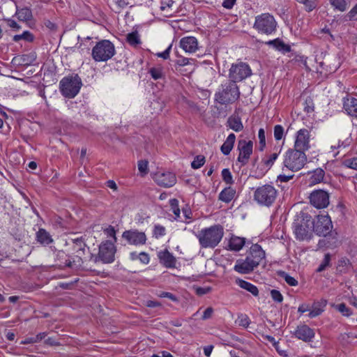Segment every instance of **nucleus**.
<instances>
[{"mask_svg":"<svg viewBox=\"0 0 357 357\" xmlns=\"http://www.w3.org/2000/svg\"><path fill=\"white\" fill-rule=\"evenodd\" d=\"M202 248H214L221 241L224 236V228L220 225H213L202 229L196 234Z\"/></svg>","mask_w":357,"mask_h":357,"instance_id":"f257e3e1","label":"nucleus"},{"mask_svg":"<svg viewBox=\"0 0 357 357\" xmlns=\"http://www.w3.org/2000/svg\"><path fill=\"white\" fill-rule=\"evenodd\" d=\"M215 100L221 105L232 104L240 97L239 89L234 82L229 80L221 85V89L215 95Z\"/></svg>","mask_w":357,"mask_h":357,"instance_id":"f03ea898","label":"nucleus"},{"mask_svg":"<svg viewBox=\"0 0 357 357\" xmlns=\"http://www.w3.org/2000/svg\"><path fill=\"white\" fill-rule=\"evenodd\" d=\"M306 162L307 156L304 152L289 149L284 156L283 165L292 172H297L304 167Z\"/></svg>","mask_w":357,"mask_h":357,"instance_id":"7ed1b4c3","label":"nucleus"},{"mask_svg":"<svg viewBox=\"0 0 357 357\" xmlns=\"http://www.w3.org/2000/svg\"><path fill=\"white\" fill-rule=\"evenodd\" d=\"M115 54V47L108 40H102L93 47L92 57L96 61H106Z\"/></svg>","mask_w":357,"mask_h":357,"instance_id":"20e7f679","label":"nucleus"},{"mask_svg":"<svg viewBox=\"0 0 357 357\" xmlns=\"http://www.w3.org/2000/svg\"><path fill=\"white\" fill-rule=\"evenodd\" d=\"M116 252V248L114 242L107 240L100 244L98 255H92L91 259L95 263L101 261L103 264H110L115 259Z\"/></svg>","mask_w":357,"mask_h":357,"instance_id":"39448f33","label":"nucleus"},{"mask_svg":"<svg viewBox=\"0 0 357 357\" xmlns=\"http://www.w3.org/2000/svg\"><path fill=\"white\" fill-rule=\"evenodd\" d=\"M82 86L80 77L75 75L63 77L60 81V90L66 98H74L79 91Z\"/></svg>","mask_w":357,"mask_h":357,"instance_id":"423d86ee","label":"nucleus"},{"mask_svg":"<svg viewBox=\"0 0 357 357\" xmlns=\"http://www.w3.org/2000/svg\"><path fill=\"white\" fill-rule=\"evenodd\" d=\"M277 190L271 185L266 184L256 189L254 193L255 200L260 205L270 206L275 202Z\"/></svg>","mask_w":357,"mask_h":357,"instance_id":"0eeeda50","label":"nucleus"},{"mask_svg":"<svg viewBox=\"0 0 357 357\" xmlns=\"http://www.w3.org/2000/svg\"><path fill=\"white\" fill-rule=\"evenodd\" d=\"M277 22L273 15L263 13L255 17L253 28L259 33L266 35L271 34L276 30Z\"/></svg>","mask_w":357,"mask_h":357,"instance_id":"6e6552de","label":"nucleus"},{"mask_svg":"<svg viewBox=\"0 0 357 357\" xmlns=\"http://www.w3.org/2000/svg\"><path fill=\"white\" fill-rule=\"evenodd\" d=\"M252 75L250 66L244 62L233 63L229 69V77L231 82H241Z\"/></svg>","mask_w":357,"mask_h":357,"instance_id":"1a4fd4ad","label":"nucleus"},{"mask_svg":"<svg viewBox=\"0 0 357 357\" xmlns=\"http://www.w3.org/2000/svg\"><path fill=\"white\" fill-rule=\"evenodd\" d=\"M237 150L239 152L237 161L239 162L242 166L247 165L253 151L252 141H247L245 139L238 140Z\"/></svg>","mask_w":357,"mask_h":357,"instance_id":"9d476101","label":"nucleus"},{"mask_svg":"<svg viewBox=\"0 0 357 357\" xmlns=\"http://www.w3.org/2000/svg\"><path fill=\"white\" fill-rule=\"evenodd\" d=\"M309 199L310 204L317 208H325L329 204V194L323 190L312 191Z\"/></svg>","mask_w":357,"mask_h":357,"instance_id":"9b49d317","label":"nucleus"},{"mask_svg":"<svg viewBox=\"0 0 357 357\" xmlns=\"http://www.w3.org/2000/svg\"><path fill=\"white\" fill-rule=\"evenodd\" d=\"M291 334L294 337L304 342H312L315 336L314 329L304 324L298 325Z\"/></svg>","mask_w":357,"mask_h":357,"instance_id":"f8f14e48","label":"nucleus"},{"mask_svg":"<svg viewBox=\"0 0 357 357\" xmlns=\"http://www.w3.org/2000/svg\"><path fill=\"white\" fill-rule=\"evenodd\" d=\"M310 132L305 128L300 129L296 135L294 148L296 150L305 152L310 148Z\"/></svg>","mask_w":357,"mask_h":357,"instance_id":"ddd939ff","label":"nucleus"},{"mask_svg":"<svg viewBox=\"0 0 357 357\" xmlns=\"http://www.w3.org/2000/svg\"><path fill=\"white\" fill-rule=\"evenodd\" d=\"M154 181L160 186L169 188L176 183V176L170 172H157L153 176Z\"/></svg>","mask_w":357,"mask_h":357,"instance_id":"4468645a","label":"nucleus"},{"mask_svg":"<svg viewBox=\"0 0 357 357\" xmlns=\"http://www.w3.org/2000/svg\"><path fill=\"white\" fill-rule=\"evenodd\" d=\"M122 238L126 240L129 244L135 245H144L146 241L145 234L136 229L125 231L122 234Z\"/></svg>","mask_w":357,"mask_h":357,"instance_id":"2eb2a0df","label":"nucleus"},{"mask_svg":"<svg viewBox=\"0 0 357 357\" xmlns=\"http://www.w3.org/2000/svg\"><path fill=\"white\" fill-rule=\"evenodd\" d=\"M294 232L297 240H309L312 236L313 226L310 227V225H295Z\"/></svg>","mask_w":357,"mask_h":357,"instance_id":"dca6fc26","label":"nucleus"},{"mask_svg":"<svg viewBox=\"0 0 357 357\" xmlns=\"http://www.w3.org/2000/svg\"><path fill=\"white\" fill-rule=\"evenodd\" d=\"M257 266L255 261H252L250 258L246 257L244 260L238 259L234 269L239 273L248 274L251 273Z\"/></svg>","mask_w":357,"mask_h":357,"instance_id":"f3484780","label":"nucleus"},{"mask_svg":"<svg viewBox=\"0 0 357 357\" xmlns=\"http://www.w3.org/2000/svg\"><path fill=\"white\" fill-rule=\"evenodd\" d=\"M180 47L185 52L193 53L198 49V42L196 38L192 36L183 37L180 40Z\"/></svg>","mask_w":357,"mask_h":357,"instance_id":"a211bd4d","label":"nucleus"},{"mask_svg":"<svg viewBox=\"0 0 357 357\" xmlns=\"http://www.w3.org/2000/svg\"><path fill=\"white\" fill-rule=\"evenodd\" d=\"M252 261H255L256 266H258L261 261L265 258V252L258 244H254L250 247V254L247 256Z\"/></svg>","mask_w":357,"mask_h":357,"instance_id":"6ab92c4d","label":"nucleus"},{"mask_svg":"<svg viewBox=\"0 0 357 357\" xmlns=\"http://www.w3.org/2000/svg\"><path fill=\"white\" fill-rule=\"evenodd\" d=\"M327 301L326 299H321L317 301H314L312 305V310H310L308 317L310 318H314L319 316L324 311L326 306Z\"/></svg>","mask_w":357,"mask_h":357,"instance_id":"aec40b11","label":"nucleus"},{"mask_svg":"<svg viewBox=\"0 0 357 357\" xmlns=\"http://www.w3.org/2000/svg\"><path fill=\"white\" fill-rule=\"evenodd\" d=\"M158 257L160 262L167 268L173 267L176 264V258L167 250L159 252Z\"/></svg>","mask_w":357,"mask_h":357,"instance_id":"412c9836","label":"nucleus"},{"mask_svg":"<svg viewBox=\"0 0 357 357\" xmlns=\"http://www.w3.org/2000/svg\"><path fill=\"white\" fill-rule=\"evenodd\" d=\"M266 45L269 46H273L275 50L282 52V53H287L291 51L290 45L285 44L282 40L280 38H276L275 40H269L266 43Z\"/></svg>","mask_w":357,"mask_h":357,"instance_id":"4be33fe9","label":"nucleus"},{"mask_svg":"<svg viewBox=\"0 0 357 357\" xmlns=\"http://www.w3.org/2000/svg\"><path fill=\"white\" fill-rule=\"evenodd\" d=\"M344 108L349 115L357 117V98H348L344 102Z\"/></svg>","mask_w":357,"mask_h":357,"instance_id":"5701e85b","label":"nucleus"},{"mask_svg":"<svg viewBox=\"0 0 357 357\" xmlns=\"http://www.w3.org/2000/svg\"><path fill=\"white\" fill-rule=\"evenodd\" d=\"M313 231L318 236L333 235V225H312Z\"/></svg>","mask_w":357,"mask_h":357,"instance_id":"b1692460","label":"nucleus"},{"mask_svg":"<svg viewBox=\"0 0 357 357\" xmlns=\"http://www.w3.org/2000/svg\"><path fill=\"white\" fill-rule=\"evenodd\" d=\"M235 140V135L234 133L229 134L227 139L220 147V150L225 155H228L230 153L234 147Z\"/></svg>","mask_w":357,"mask_h":357,"instance_id":"393cba45","label":"nucleus"},{"mask_svg":"<svg viewBox=\"0 0 357 357\" xmlns=\"http://www.w3.org/2000/svg\"><path fill=\"white\" fill-rule=\"evenodd\" d=\"M245 243V239L244 238L233 236L229 241L228 247L231 250L239 251L242 249Z\"/></svg>","mask_w":357,"mask_h":357,"instance_id":"a878e982","label":"nucleus"},{"mask_svg":"<svg viewBox=\"0 0 357 357\" xmlns=\"http://www.w3.org/2000/svg\"><path fill=\"white\" fill-rule=\"evenodd\" d=\"M227 124L229 128L232 129L235 132H239L243 129L241 118L238 116H229L227 119Z\"/></svg>","mask_w":357,"mask_h":357,"instance_id":"bb28decb","label":"nucleus"},{"mask_svg":"<svg viewBox=\"0 0 357 357\" xmlns=\"http://www.w3.org/2000/svg\"><path fill=\"white\" fill-rule=\"evenodd\" d=\"M236 283L242 289L250 292L253 296H257L259 295V290L257 287L253 284L248 282L242 279H237Z\"/></svg>","mask_w":357,"mask_h":357,"instance_id":"cd10ccee","label":"nucleus"},{"mask_svg":"<svg viewBox=\"0 0 357 357\" xmlns=\"http://www.w3.org/2000/svg\"><path fill=\"white\" fill-rule=\"evenodd\" d=\"M37 241L43 245H49L53 242L52 236L44 229H39L36 233Z\"/></svg>","mask_w":357,"mask_h":357,"instance_id":"c85d7f7f","label":"nucleus"},{"mask_svg":"<svg viewBox=\"0 0 357 357\" xmlns=\"http://www.w3.org/2000/svg\"><path fill=\"white\" fill-rule=\"evenodd\" d=\"M235 194L236 190L231 187H228L220 192L218 198L225 203H229L234 199Z\"/></svg>","mask_w":357,"mask_h":357,"instance_id":"c756f323","label":"nucleus"},{"mask_svg":"<svg viewBox=\"0 0 357 357\" xmlns=\"http://www.w3.org/2000/svg\"><path fill=\"white\" fill-rule=\"evenodd\" d=\"M324 171L321 168H318L314 170L310 177V185H315L322 181L324 177Z\"/></svg>","mask_w":357,"mask_h":357,"instance_id":"7c9ffc66","label":"nucleus"},{"mask_svg":"<svg viewBox=\"0 0 357 357\" xmlns=\"http://www.w3.org/2000/svg\"><path fill=\"white\" fill-rule=\"evenodd\" d=\"M127 43L133 47H136L141 44L139 35L137 31L129 33L126 35Z\"/></svg>","mask_w":357,"mask_h":357,"instance_id":"2f4dec72","label":"nucleus"},{"mask_svg":"<svg viewBox=\"0 0 357 357\" xmlns=\"http://www.w3.org/2000/svg\"><path fill=\"white\" fill-rule=\"evenodd\" d=\"M17 18L23 22L29 21L32 17L31 10L28 8H23L18 10L16 13Z\"/></svg>","mask_w":357,"mask_h":357,"instance_id":"473e14b6","label":"nucleus"},{"mask_svg":"<svg viewBox=\"0 0 357 357\" xmlns=\"http://www.w3.org/2000/svg\"><path fill=\"white\" fill-rule=\"evenodd\" d=\"M279 153H271L267 158H264L262 160L263 165L265 167L266 170L271 169V167L274 164L275 161L278 159Z\"/></svg>","mask_w":357,"mask_h":357,"instance_id":"72a5a7b5","label":"nucleus"},{"mask_svg":"<svg viewBox=\"0 0 357 357\" xmlns=\"http://www.w3.org/2000/svg\"><path fill=\"white\" fill-rule=\"evenodd\" d=\"M333 307L343 316L349 317L352 314L351 310L349 307H348L344 303L337 305H333Z\"/></svg>","mask_w":357,"mask_h":357,"instance_id":"f704fd0d","label":"nucleus"},{"mask_svg":"<svg viewBox=\"0 0 357 357\" xmlns=\"http://www.w3.org/2000/svg\"><path fill=\"white\" fill-rule=\"evenodd\" d=\"M33 34L29 31H25L20 35H15L13 36V40L15 42H18L20 40L31 42L33 40Z\"/></svg>","mask_w":357,"mask_h":357,"instance_id":"c9c22d12","label":"nucleus"},{"mask_svg":"<svg viewBox=\"0 0 357 357\" xmlns=\"http://www.w3.org/2000/svg\"><path fill=\"white\" fill-rule=\"evenodd\" d=\"M331 255L329 253L326 254L324 255V258L323 261H321V263L320 264V265L319 266V267L317 268L316 271L317 273H321V272L324 271L328 266H331Z\"/></svg>","mask_w":357,"mask_h":357,"instance_id":"e433bc0d","label":"nucleus"},{"mask_svg":"<svg viewBox=\"0 0 357 357\" xmlns=\"http://www.w3.org/2000/svg\"><path fill=\"white\" fill-rule=\"evenodd\" d=\"M316 218L317 223H333L331 215L326 211L319 212Z\"/></svg>","mask_w":357,"mask_h":357,"instance_id":"4c0bfd02","label":"nucleus"},{"mask_svg":"<svg viewBox=\"0 0 357 357\" xmlns=\"http://www.w3.org/2000/svg\"><path fill=\"white\" fill-rule=\"evenodd\" d=\"M47 335V333L45 332L40 333L34 337H27L26 338L22 343L23 344H31V343H36L41 341L44 339Z\"/></svg>","mask_w":357,"mask_h":357,"instance_id":"58836bf2","label":"nucleus"},{"mask_svg":"<svg viewBox=\"0 0 357 357\" xmlns=\"http://www.w3.org/2000/svg\"><path fill=\"white\" fill-rule=\"evenodd\" d=\"M205 161V157L204 155H197L191 162V167L195 169H199L204 165Z\"/></svg>","mask_w":357,"mask_h":357,"instance_id":"ea45409f","label":"nucleus"},{"mask_svg":"<svg viewBox=\"0 0 357 357\" xmlns=\"http://www.w3.org/2000/svg\"><path fill=\"white\" fill-rule=\"evenodd\" d=\"M331 3L340 11H344L347 8L346 0H330Z\"/></svg>","mask_w":357,"mask_h":357,"instance_id":"a19ab883","label":"nucleus"},{"mask_svg":"<svg viewBox=\"0 0 357 357\" xmlns=\"http://www.w3.org/2000/svg\"><path fill=\"white\" fill-rule=\"evenodd\" d=\"M180 104L184 107L190 108L192 111L197 112L199 110L197 105L191 100H188L185 97H180Z\"/></svg>","mask_w":357,"mask_h":357,"instance_id":"79ce46f5","label":"nucleus"},{"mask_svg":"<svg viewBox=\"0 0 357 357\" xmlns=\"http://www.w3.org/2000/svg\"><path fill=\"white\" fill-rule=\"evenodd\" d=\"M222 177L224 182H225L227 184L231 185L234 183L233 177L229 169H222Z\"/></svg>","mask_w":357,"mask_h":357,"instance_id":"37998d69","label":"nucleus"},{"mask_svg":"<svg viewBox=\"0 0 357 357\" xmlns=\"http://www.w3.org/2000/svg\"><path fill=\"white\" fill-rule=\"evenodd\" d=\"M73 250L76 251V250H79L82 253H85L86 252V244L83 242L82 238H77L73 242Z\"/></svg>","mask_w":357,"mask_h":357,"instance_id":"c03bdc74","label":"nucleus"},{"mask_svg":"<svg viewBox=\"0 0 357 357\" xmlns=\"http://www.w3.org/2000/svg\"><path fill=\"white\" fill-rule=\"evenodd\" d=\"M284 136V128L281 125H276L274 127V137L275 139L279 141L282 139Z\"/></svg>","mask_w":357,"mask_h":357,"instance_id":"a18cd8bd","label":"nucleus"},{"mask_svg":"<svg viewBox=\"0 0 357 357\" xmlns=\"http://www.w3.org/2000/svg\"><path fill=\"white\" fill-rule=\"evenodd\" d=\"M258 137L259 139V150L261 151L266 146V137L264 128H260L259 130Z\"/></svg>","mask_w":357,"mask_h":357,"instance_id":"49530a36","label":"nucleus"},{"mask_svg":"<svg viewBox=\"0 0 357 357\" xmlns=\"http://www.w3.org/2000/svg\"><path fill=\"white\" fill-rule=\"evenodd\" d=\"M170 208L174 214L175 215L174 220L176 217H178V201L174 198L169 200Z\"/></svg>","mask_w":357,"mask_h":357,"instance_id":"de8ad7c7","label":"nucleus"},{"mask_svg":"<svg viewBox=\"0 0 357 357\" xmlns=\"http://www.w3.org/2000/svg\"><path fill=\"white\" fill-rule=\"evenodd\" d=\"M271 296L272 299L275 302L281 303L283 301V296L278 290L272 289L271 291Z\"/></svg>","mask_w":357,"mask_h":357,"instance_id":"09e8293b","label":"nucleus"},{"mask_svg":"<svg viewBox=\"0 0 357 357\" xmlns=\"http://www.w3.org/2000/svg\"><path fill=\"white\" fill-rule=\"evenodd\" d=\"M149 73L151 74L152 78L155 80L162 77V70L160 68H151L149 70Z\"/></svg>","mask_w":357,"mask_h":357,"instance_id":"8fccbe9b","label":"nucleus"},{"mask_svg":"<svg viewBox=\"0 0 357 357\" xmlns=\"http://www.w3.org/2000/svg\"><path fill=\"white\" fill-rule=\"evenodd\" d=\"M104 232L108 237H112L113 238L112 242H114V243L116 242V231L113 227L110 225L108 228L104 230Z\"/></svg>","mask_w":357,"mask_h":357,"instance_id":"3c124183","label":"nucleus"},{"mask_svg":"<svg viewBox=\"0 0 357 357\" xmlns=\"http://www.w3.org/2000/svg\"><path fill=\"white\" fill-rule=\"evenodd\" d=\"M284 275V279L285 282L290 286L294 287L298 284V281L294 278L290 276L289 275L285 273L284 272L282 273Z\"/></svg>","mask_w":357,"mask_h":357,"instance_id":"603ef678","label":"nucleus"},{"mask_svg":"<svg viewBox=\"0 0 357 357\" xmlns=\"http://www.w3.org/2000/svg\"><path fill=\"white\" fill-rule=\"evenodd\" d=\"M165 234V229L160 225H156L153 230V234L156 238L164 236Z\"/></svg>","mask_w":357,"mask_h":357,"instance_id":"864d4df0","label":"nucleus"},{"mask_svg":"<svg viewBox=\"0 0 357 357\" xmlns=\"http://www.w3.org/2000/svg\"><path fill=\"white\" fill-rule=\"evenodd\" d=\"M138 169L141 173L147 174L148 162L146 160H140L138 162Z\"/></svg>","mask_w":357,"mask_h":357,"instance_id":"5fc2aeb1","label":"nucleus"},{"mask_svg":"<svg viewBox=\"0 0 357 357\" xmlns=\"http://www.w3.org/2000/svg\"><path fill=\"white\" fill-rule=\"evenodd\" d=\"M316 1L317 0H305L302 3L305 4L306 10L310 12L316 7Z\"/></svg>","mask_w":357,"mask_h":357,"instance_id":"6e6d98bb","label":"nucleus"},{"mask_svg":"<svg viewBox=\"0 0 357 357\" xmlns=\"http://www.w3.org/2000/svg\"><path fill=\"white\" fill-rule=\"evenodd\" d=\"M299 218L301 223H308L311 221L312 217L308 213L301 211L299 214Z\"/></svg>","mask_w":357,"mask_h":357,"instance_id":"4d7b16f0","label":"nucleus"},{"mask_svg":"<svg viewBox=\"0 0 357 357\" xmlns=\"http://www.w3.org/2000/svg\"><path fill=\"white\" fill-rule=\"evenodd\" d=\"M304 110L307 113L313 112L314 106L311 98H308L305 100Z\"/></svg>","mask_w":357,"mask_h":357,"instance_id":"13d9d810","label":"nucleus"},{"mask_svg":"<svg viewBox=\"0 0 357 357\" xmlns=\"http://www.w3.org/2000/svg\"><path fill=\"white\" fill-rule=\"evenodd\" d=\"M345 165L351 169L357 170V158L347 160L345 161Z\"/></svg>","mask_w":357,"mask_h":357,"instance_id":"bf43d9fd","label":"nucleus"},{"mask_svg":"<svg viewBox=\"0 0 357 357\" xmlns=\"http://www.w3.org/2000/svg\"><path fill=\"white\" fill-rule=\"evenodd\" d=\"M211 291V288L208 287H196L195 288V292L199 296H203L204 294H206L209 293Z\"/></svg>","mask_w":357,"mask_h":357,"instance_id":"052dcab7","label":"nucleus"},{"mask_svg":"<svg viewBox=\"0 0 357 357\" xmlns=\"http://www.w3.org/2000/svg\"><path fill=\"white\" fill-rule=\"evenodd\" d=\"M137 257L139 258V260L144 264H147L149 262V255L144 252L139 253Z\"/></svg>","mask_w":357,"mask_h":357,"instance_id":"680f3d73","label":"nucleus"},{"mask_svg":"<svg viewBox=\"0 0 357 357\" xmlns=\"http://www.w3.org/2000/svg\"><path fill=\"white\" fill-rule=\"evenodd\" d=\"M348 17L350 20H357V4L349 12Z\"/></svg>","mask_w":357,"mask_h":357,"instance_id":"e2e57ef3","label":"nucleus"},{"mask_svg":"<svg viewBox=\"0 0 357 357\" xmlns=\"http://www.w3.org/2000/svg\"><path fill=\"white\" fill-rule=\"evenodd\" d=\"M213 309L211 307H207L203 313L202 319L206 320L210 319L213 314Z\"/></svg>","mask_w":357,"mask_h":357,"instance_id":"0e129e2a","label":"nucleus"},{"mask_svg":"<svg viewBox=\"0 0 357 357\" xmlns=\"http://www.w3.org/2000/svg\"><path fill=\"white\" fill-rule=\"evenodd\" d=\"M172 47V44L170 45L163 52L158 53L157 56L164 59H167L169 56V50H171Z\"/></svg>","mask_w":357,"mask_h":357,"instance_id":"69168bd1","label":"nucleus"},{"mask_svg":"<svg viewBox=\"0 0 357 357\" xmlns=\"http://www.w3.org/2000/svg\"><path fill=\"white\" fill-rule=\"evenodd\" d=\"M7 22L8 25L12 29L19 30L21 28V26L13 20L9 19L7 20Z\"/></svg>","mask_w":357,"mask_h":357,"instance_id":"338daca9","label":"nucleus"},{"mask_svg":"<svg viewBox=\"0 0 357 357\" xmlns=\"http://www.w3.org/2000/svg\"><path fill=\"white\" fill-rule=\"evenodd\" d=\"M235 2L236 0H225L222 3V6L225 8L230 9L234 6Z\"/></svg>","mask_w":357,"mask_h":357,"instance_id":"774afa93","label":"nucleus"}]
</instances>
